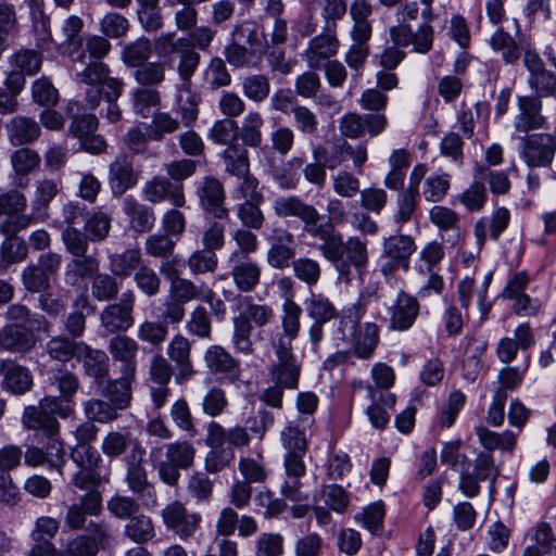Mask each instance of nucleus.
<instances>
[{
    "label": "nucleus",
    "instance_id": "1",
    "mask_svg": "<svg viewBox=\"0 0 556 556\" xmlns=\"http://www.w3.org/2000/svg\"><path fill=\"white\" fill-rule=\"evenodd\" d=\"M282 441L287 451L283 462L286 479L280 491L285 500L291 501L293 504L289 506L287 503H280V514H286L287 517L294 519L303 518L309 511V506L301 503L306 500V496L301 491L302 483L300 481L306 472L303 462L307 447L306 440L299 428L288 427L282 432Z\"/></svg>",
    "mask_w": 556,
    "mask_h": 556
},
{
    "label": "nucleus",
    "instance_id": "2",
    "mask_svg": "<svg viewBox=\"0 0 556 556\" xmlns=\"http://www.w3.org/2000/svg\"><path fill=\"white\" fill-rule=\"evenodd\" d=\"M260 23L244 21L231 31V42L226 46L224 54L227 62L236 67L257 64L269 49L265 29Z\"/></svg>",
    "mask_w": 556,
    "mask_h": 556
},
{
    "label": "nucleus",
    "instance_id": "3",
    "mask_svg": "<svg viewBox=\"0 0 556 556\" xmlns=\"http://www.w3.org/2000/svg\"><path fill=\"white\" fill-rule=\"evenodd\" d=\"M70 406L48 395L41 399L37 405L26 406L22 415V424L28 429L40 433L42 437L59 434L60 424L56 417H70Z\"/></svg>",
    "mask_w": 556,
    "mask_h": 556
},
{
    "label": "nucleus",
    "instance_id": "4",
    "mask_svg": "<svg viewBox=\"0 0 556 556\" xmlns=\"http://www.w3.org/2000/svg\"><path fill=\"white\" fill-rule=\"evenodd\" d=\"M62 255L53 251L40 253L36 261L29 262L22 270L21 279L26 291L39 293L51 289L61 269Z\"/></svg>",
    "mask_w": 556,
    "mask_h": 556
},
{
    "label": "nucleus",
    "instance_id": "5",
    "mask_svg": "<svg viewBox=\"0 0 556 556\" xmlns=\"http://www.w3.org/2000/svg\"><path fill=\"white\" fill-rule=\"evenodd\" d=\"M518 153L528 167H549L556 153V134L539 132L521 136Z\"/></svg>",
    "mask_w": 556,
    "mask_h": 556
},
{
    "label": "nucleus",
    "instance_id": "6",
    "mask_svg": "<svg viewBox=\"0 0 556 556\" xmlns=\"http://www.w3.org/2000/svg\"><path fill=\"white\" fill-rule=\"evenodd\" d=\"M416 251V243L412 236L392 235L382 241L380 255V273L388 277L402 268L409 269L410 256Z\"/></svg>",
    "mask_w": 556,
    "mask_h": 556
},
{
    "label": "nucleus",
    "instance_id": "7",
    "mask_svg": "<svg viewBox=\"0 0 556 556\" xmlns=\"http://www.w3.org/2000/svg\"><path fill=\"white\" fill-rule=\"evenodd\" d=\"M195 448L187 441L165 445V458L157 462L160 479L169 486H175L180 478V470L193 465Z\"/></svg>",
    "mask_w": 556,
    "mask_h": 556
},
{
    "label": "nucleus",
    "instance_id": "8",
    "mask_svg": "<svg viewBox=\"0 0 556 556\" xmlns=\"http://www.w3.org/2000/svg\"><path fill=\"white\" fill-rule=\"evenodd\" d=\"M223 157L226 170L239 178L238 191L242 194L244 201L262 200V194L256 190L258 181L249 172L247 149L241 144H233L224 151Z\"/></svg>",
    "mask_w": 556,
    "mask_h": 556
},
{
    "label": "nucleus",
    "instance_id": "9",
    "mask_svg": "<svg viewBox=\"0 0 556 556\" xmlns=\"http://www.w3.org/2000/svg\"><path fill=\"white\" fill-rule=\"evenodd\" d=\"M134 307V292L124 291L117 302L106 305L100 313L101 326L112 334L127 331L135 323Z\"/></svg>",
    "mask_w": 556,
    "mask_h": 556
},
{
    "label": "nucleus",
    "instance_id": "10",
    "mask_svg": "<svg viewBox=\"0 0 556 556\" xmlns=\"http://www.w3.org/2000/svg\"><path fill=\"white\" fill-rule=\"evenodd\" d=\"M341 274H349L353 267L361 273L368 263L367 241L358 236H352L338 245L333 256H327Z\"/></svg>",
    "mask_w": 556,
    "mask_h": 556
},
{
    "label": "nucleus",
    "instance_id": "11",
    "mask_svg": "<svg viewBox=\"0 0 556 556\" xmlns=\"http://www.w3.org/2000/svg\"><path fill=\"white\" fill-rule=\"evenodd\" d=\"M523 65L527 68L528 85L534 97L545 98L556 96V74L546 68L542 58L534 51H526Z\"/></svg>",
    "mask_w": 556,
    "mask_h": 556
},
{
    "label": "nucleus",
    "instance_id": "12",
    "mask_svg": "<svg viewBox=\"0 0 556 556\" xmlns=\"http://www.w3.org/2000/svg\"><path fill=\"white\" fill-rule=\"evenodd\" d=\"M389 36L393 46L404 49L413 46V52L426 54L433 46L434 30L427 25H419L414 31L408 23H399L389 28Z\"/></svg>",
    "mask_w": 556,
    "mask_h": 556
},
{
    "label": "nucleus",
    "instance_id": "13",
    "mask_svg": "<svg viewBox=\"0 0 556 556\" xmlns=\"http://www.w3.org/2000/svg\"><path fill=\"white\" fill-rule=\"evenodd\" d=\"M420 304L416 296L401 290L394 302L387 308L388 329L392 331L409 330L419 316Z\"/></svg>",
    "mask_w": 556,
    "mask_h": 556
},
{
    "label": "nucleus",
    "instance_id": "14",
    "mask_svg": "<svg viewBox=\"0 0 556 556\" xmlns=\"http://www.w3.org/2000/svg\"><path fill=\"white\" fill-rule=\"evenodd\" d=\"M518 113L514 117V129L528 135L533 130L546 128L547 118L542 114V100L534 96L517 98Z\"/></svg>",
    "mask_w": 556,
    "mask_h": 556
},
{
    "label": "nucleus",
    "instance_id": "15",
    "mask_svg": "<svg viewBox=\"0 0 556 556\" xmlns=\"http://www.w3.org/2000/svg\"><path fill=\"white\" fill-rule=\"evenodd\" d=\"M365 313L366 304L362 300H358L342 311L331 334L332 343L337 349L350 348L351 343H353L359 321Z\"/></svg>",
    "mask_w": 556,
    "mask_h": 556
},
{
    "label": "nucleus",
    "instance_id": "16",
    "mask_svg": "<svg viewBox=\"0 0 556 556\" xmlns=\"http://www.w3.org/2000/svg\"><path fill=\"white\" fill-rule=\"evenodd\" d=\"M511 214L505 206L493 210L489 216L480 217L473 225V236L477 245L481 249L488 238L497 242L510 224Z\"/></svg>",
    "mask_w": 556,
    "mask_h": 556
},
{
    "label": "nucleus",
    "instance_id": "17",
    "mask_svg": "<svg viewBox=\"0 0 556 556\" xmlns=\"http://www.w3.org/2000/svg\"><path fill=\"white\" fill-rule=\"evenodd\" d=\"M197 195L206 215L218 219L228 217V210L224 206V187L218 179L211 176L204 177L197 188Z\"/></svg>",
    "mask_w": 556,
    "mask_h": 556
},
{
    "label": "nucleus",
    "instance_id": "18",
    "mask_svg": "<svg viewBox=\"0 0 556 556\" xmlns=\"http://www.w3.org/2000/svg\"><path fill=\"white\" fill-rule=\"evenodd\" d=\"M162 517L165 526L181 539L191 536L201 521L200 515L188 513L178 501L168 504L162 510Z\"/></svg>",
    "mask_w": 556,
    "mask_h": 556
},
{
    "label": "nucleus",
    "instance_id": "19",
    "mask_svg": "<svg viewBox=\"0 0 556 556\" xmlns=\"http://www.w3.org/2000/svg\"><path fill=\"white\" fill-rule=\"evenodd\" d=\"M535 343V338L529 324H521L514 330V338L504 337L496 345V356L503 364H510L518 351H527Z\"/></svg>",
    "mask_w": 556,
    "mask_h": 556
},
{
    "label": "nucleus",
    "instance_id": "20",
    "mask_svg": "<svg viewBox=\"0 0 556 556\" xmlns=\"http://www.w3.org/2000/svg\"><path fill=\"white\" fill-rule=\"evenodd\" d=\"M143 194L151 203L168 200L175 207H182L186 203L182 184H174L163 176H156L148 181L143 188Z\"/></svg>",
    "mask_w": 556,
    "mask_h": 556
},
{
    "label": "nucleus",
    "instance_id": "21",
    "mask_svg": "<svg viewBox=\"0 0 556 556\" xmlns=\"http://www.w3.org/2000/svg\"><path fill=\"white\" fill-rule=\"evenodd\" d=\"M134 380L135 378L124 375L116 379H112L109 376L93 386L99 396L125 410L130 406L132 397L131 383Z\"/></svg>",
    "mask_w": 556,
    "mask_h": 556
},
{
    "label": "nucleus",
    "instance_id": "22",
    "mask_svg": "<svg viewBox=\"0 0 556 556\" xmlns=\"http://www.w3.org/2000/svg\"><path fill=\"white\" fill-rule=\"evenodd\" d=\"M35 345L34 332L23 324H8L0 329V350L24 354Z\"/></svg>",
    "mask_w": 556,
    "mask_h": 556
},
{
    "label": "nucleus",
    "instance_id": "23",
    "mask_svg": "<svg viewBox=\"0 0 556 556\" xmlns=\"http://www.w3.org/2000/svg\"><path fill=\"white\" fill-rule=\"evenodd\" d=\"M101 450L110 458H116L125 454V459L144 454L146 451L137 438L129 432L110 431L103 438Z\"/></svg>",
    "mask_w": 556,
    "mask_h": 556
},
{
    "label": "nucleus",
    "instance_id": "24",
    "mask_svg": "<svg viewBox=\"0 0 556 556\" xmlns=\"http://www.w3.org/2000/svg\"><path fill=\"white\" fill-rule=\"evenodd\" d=\"M143 455L125 459L127 466L126 482L129 490L138 496L139 500H148L155 503L154 486L148 481V473L142 465Z\"/></svg>",
    "mask_w": 556,
    "mask_h": 556
},
{
    "label": "nucleus",
    "instance_id": "25",
    "mask_svg": "<svg viewBox=\"0 0 556 556\" xmlns=\"http://www.w3.org/2000/svg\"><path fill=\"white\" fill-rule=\"evenodd\" d=\"M339 49V41L334 34H320L308 42L303 58L309 68L316 70L325 65L330 58L334 56Z\"/></svg>",
    "mask_w": 556,
    "mask_h": 556
},
{
    "label": "nucleus",
    "instance_id": "26",
    "mask_svg": "<svg viewBox=\"0 0 556 556\" xmlns=\"http://www.w3.org/2000/svg\"><path fill=\"white\" fill-rule=\"evenodd\" d=\"M76 361L81 363L85 376L91 378L93 384L110 376V357L103 350L84 342Z\"/></svg>",
    "mask_w": 556,
    "mask_h": 556
},
{
    "label": "nucleus",
    "instance_id": "27",
    "mask_svg": "<svg viewBox=\"0 0 556 556\" xmlns=\"http://www.w3.org/2000/svg\"><path fill=\"white\" fill-rule=\"evenodd\" d=\"M204 359L211 372L220 375V379L231 383L239 380L241 375L239 362L224 348L219 345L208 348L205 352Z\"/></svg>",
    "mask_w": 556,
    "mask_h": 556
},
{
    "label": "nucleus",
    "instance_id": "28",
    "mask_svg": "<svg viewBox=\"0 0 556 556\" xmlns=\"http://www.w3.org/2000/svg\"><path fill=\"white\" fill-rule=\"evenodd\" d=\"M109 182L115 197L123 195L138 182V173L135 172L131 160L126 154H119L110 165Z\"/></svg>",
    "mask_w": 556,
    "mask_h": 556
},
{
    "label": "nucleus",
    "instance_id": "29",
    "mask_svg": "<svg viewBox=\"0 0 556 556\" xmlns=\"http://www.w3.org/2000/svg\"><path fill=\"white\" fill-rule=\"evenodd\" d=\"M138 349V343L127 336L117 334L110 340V353L115 361L122 363L121 375L135 378L137 371L136 354Z\"/></svg>",
    "mask_w": 556,
    "mask_h": 556
},
{
    "label": "nucleus",
    "instance_id": "30",
    "mask_svg": "<svg viewBox=\"0 0 556 556\" xmlns=\"http://www.w3.org/2000/svg\"><path fill=\"white\" fill-rule=\"evenodd\" d=\"M123 212L128 217L130 229L137 233L148 232L154 226L153 208L138 202L132 195L123 200Z\"/></svg>",
    "mask_w": 556,
    "mask_h": 556
},
{
    "label": "nucleus",
    "instance_id": "31",
    "mask_svg": "<svg viewBox=\"0 0 556 556\" xmlns=\"http://www.w3.org/2000/svg\"><path fill=\"white\" fill-rule=\"evenodd\" d=\"M8 138L12 146H26L35 142L41 134L38 122L31 117L17 115L7 124Z\"/></svg>",
    "mask_w": 556,
    "mask_h": 556
},
{
    "label": "nucleus",
    "instance_id": "32",
    "mask_svg": "<svg viewBox=\"0 0 556 556\" xmlns=\"http://www.w3.org/2000/svg\"><path fill=\"white\" fill-rule=\"evenodd\" d=\"M99 271V261L92 255L73 256L65 267V281L72 287H80L87 279H93Z\"/></svg>",
    "mask_w": 556,
    "mask_h": 556
},
{
    "label": "nucleus",
    "instance_id": "33",
    "mask_svg": "<svg viewBox=\"0 0 556 556\" xmlns=\"http://www.w3.org/2000/svg\"><path fill=\"white\" fill-rule=\"evenodd\" d=\"M231 276L236 286L244 292L251 291L260 279V269L245 260L243 254L233 252L229 257Z\"/></svg>",
    "mask_w": 556,
    "mask_h": 556
},
{
    "label": "nucleus",
    "instance_id": "34",
    "mask_svg": "<svg viewBox=\"0 0 556 556\" xmlns=\"http://www.w3.org/2000/svg\"><path fill=\"white\" fill-rule=\"evenodd\" d=\"M379 344V327L375 323H365L358 326L353 343L350 345L352 354L359 359L372 357Z\"/></svg>",
    "mask_w": 556,
    "mask_h": 556
},
{
    "label": "nucleus",
    "instance_id": "35",
    "mask_svg": "<svg viewBox=\"0 0 556 556\" xmlns=\"http://www.w3.org/2000/svg\"><path fill=\"white\" fill-rule=\"evenodd\" d=\"M318 220L319 216L314 222L305 223V230L313 238L323 241L319 251L327 258V256H333L341 243L342 235L336 230L331 222L318 223Z\"/></svg>",
    "mask_w": 556,
    "mask_h": 556
},
{
    "label": "nucleus",
    "instance_id": "36",
    "mask_svg": "<svg viewBox=\"0 0 556 556\" xmlns=\"http://www.w3.org/2000/svg\"><path fill=\"white\" fill-rule=\"evenodd\" d=\"M0 372L3 375V386L14 394H24L33 386L30 371L14 362H1Z\"/></svg>",
    "mask_w": 556,
    "mask_h": 556
},
{
    "label": "nucleus",
    "instance_id": "37",
    "mask_svg": "<svg viewBox=\"0 0 556 556\" xmlns=\"http://www.w3.org/2000/svg\"><path fill=\"white\" fill-rule=\"evenodd\" d=\"M49 380L52 387L59 391V396H53L62 404L67 403L70 406V414L74 412L73 396L79 389L78 377L67 369H56L50 372Z\"/></svg>",
    "mask_w": 556,
    "mask_h": 556
},
{
    "label": "nucleus",
    "instance_id": "38",
    "mask_svg": "<svg viewBox=\"0 0 556 556\" xmlns=\"http://www.w3.org/2000/svg\"><path fill=\"white\" fill-rule=\"evenodd\" d=\"M167 353L169 358L178 366V372L175 376L176 381L178 383L187 381L193 374L189 341L181 336H176L169 343Z\"/></svg>",
    "mask_w": 556,
    "mask_h": 556
},
{
    "label": "nucleus",
    "instance_id": "39",
    "mask_svg": "<svg viewBox=\"0 0 556 556\" xmlns=\"http://www.w3.org/2000/svg\"><path fill=\"white\" fill-rule=\"evenodd\" d=\"M476 434L480 444L486 450V452L490 453H492L494 450L513 453L518 435L510 430H505L502 433H497L483 426L476 428Z\"/></svg>",
    "mask_w": 556,
    "mask_h": 556
},
{
    "label": "nucleus",
    "instance_id": "40",
    "mask_svg": "<svg viewBox=\"0 0 556 556\" xmlns=\"http://www.w3.org/2000/svg\"><path fill=\"white\" fill-rule=\"evenodd\" d=\"M280 288L286 289V300L282 305L283 332L288 338L294 339L300 330V317L302 315V308L292 300L290 279H280Z\"/></svg>",
    "mask_w": 556,
    "mask_h": 556
},
{
    "label": "nucleus",
    "instance_id": "41",
    "mask_svg": "<svg viewBox=\"0 0 556 556\" xmlns=\"http://www.w3.org/2000/svg\"><path fill=\"white\" fill-rule=\"evenodd\" d=\"M141 261L142 256L139 249H127L122 253L109 256V268L114 276L127 278L139 269Z\"/></svg>",
    "mask_w": 556,
    "mask_h": 556
},
{
    "label": "nucleus",
    "instance_id": "42",
    "mask_svg": "<svg viewBox=\"0 0 556 556\" xmlns=\"http://www.w3.org/2000/svg\"><path fill=\"white\" fill-rule=\"evenodd\" d=\"M489 43L494 52L501 53L502 60L506 64H515L520 59L521 51L519 43L502 27L495 30Z\"/></svg>",
    "mask_w": 556,
    "mask_h": 556
},
{
    "label": "nucleus",
    "instance_id": "43",
    "mask_svg": "<svg viewBox=\"0 0 556 556\" xmlns=\"http://www.w3.org/2000/svg\"><path fill=\"white\" fill-rule=\"evenodd\" d=\"M84 409L88 420L100 424L115 421L123 412V409L99 395L85 402Z\"/></svg>",
    "mask_w": 556,
    "mask_h": 556
},
{
    "label": "nucleus",
    "instance_id": "44",
    "mask_svg": "<svg viewBox=\"0 0 556 556\" xmlns=\"http://www.w3.org/2000/svg\"><path fill=\"white\" fill-rule=\"evenodd\" d=\"M473 178L486 181L492 194L504 195L509 192L511 182L506 170H494L490 167L477 164Z\"/></svg>",
    "mask_w": 556,
    "mask_h": 556
},
{
    "label": "nucleus",
    "instance_id": "45",
    "mask_svg": "<svg viewBox=\"0 0 556 556\" xmlns=\"http://www.w3.org/2000/svg\"><path fill=\"white\" fill-rule=\"evenodd\" d=\"M419 191H415V187H407L399 192L395 202V211L393 214L394 223L401 228L408 223L418 206Z\"/></svg>",
    "mask_w": 556,
    "mask_h": 556
},
{
    "label": "nucleus",
    "instance_id": "46",
    "mask_svg": "<svg viewBox=\"0 0 556 556\" xmlns=\"http://www.w3.org/2000/svg\"><path fill=\"white\" fill-rule=\"evenodd\" d=\"M5 238L0 247V261L4 266H10L25 261L28 256L26 241L17 235H3Z\"/></svg>",
    "mask_w": 556,
    "mask_h": 556
},
{
    "label": "nucleus",
    "instance_id": "47",
    "mask_svg": "<svg viewBox=\"0 0 556 556\" xmlns=\"http://www.w3.org/2000/svg\"><path fill=\"white\" fill-rule=\"evenodd\" d=\"M152 52L153 47L151 40L147 37H140L124 46L122 60L128 67L137 68L148 62Z\"/></svg>",
    "mask_w": 556,
    "mask_h": 556
},
{
    "label": "nucleus",
    "instance_id": "48",
    "mask_svg": "<svg viewBox=\"0 0 556 556\" xmlns=\"http://www.w3.org/2000/svg\"><path fill=\"white\" fill-rule=\"evenodd\" d=\"M301 374V364L289 348L280 344V389H296Z\"/></svg>",
    "mask_w": 556,
    "mask_h": 556
},
{
    "label": "nucleus",
    "instance_id": "49",
    "mask_svg": "<svg viewBox=\"0 0 556 556\" xmlns=\"http://www.w3.org/2000/svg\"><path fill=\"white\" fill-rule=\"evenodd\" d=\"M83 341H75L68 337H54L47 343V352L51 358L66 363L72 358L77 359Z\"/></svg>",
    "mask_w": 556,
    "mask_h": 556
},
{
    "label": "nucleus",
    "instance_id": "50",
    "mask_svg": "<svg viewBox=\"0 0 556 556\" xmlns=\"http://www.w3.org/2000/svg\"><path fill=\"white\" fill-rule=\"evenodd\" d=\"M124 534L137 544L147 543L155 534L151 518L137 513L128 519Z\"/></svg>",
    "mask_w": 556,
    "mask_h": 556
},
{
    "label": "nucleus",
    "instance_id": "51",
    "mask_svg": "<svg viewBox=\"0 0 556 556\" xmlns=\"http://www.w3.org/2000/svg\"><path fill=\"white\" fill-rule=\"evenodd\" d=\"M529 365L530 356L527 355L521 366H505L501 368L497 375L500 387L496 391H502L504 394H507L508 391L518 389L523 381Z\"/></svg>",
    "mask_w": 556,
    "mask_h": 556
},
{
    "label": "nucleus",
    "instance_id": "52",
    "mask_svg": "<svg viewBox=\"0 0 556 556\" xmlns=\"http://www.w3.org/2000/svg\"><path fill=\"white\" fill-rule=\"evenodd\" d=\"M132 76L142 88H155L161 85L165 79V64L156 62H147L137 67Z\"/></svg>",
    "mask_w": 556,
    "mask_h": 556
},
{
    "label": "nucleus",
    "instance_id": "53",
    "mask_svg": "<svg viewBox=\"0 0 556 556\" xmlns=\"http://www.w3.org/2000/svg\"><path fill=\"white\" fill-rule=\"evenodd\" d=\"M116 277L112 273L100 274L98 271L91 281V295L100 302L115 300L119 290V282Z\"/></svg>",
    "mask_w": 556,
    "mask_h": 556
},
{
    "label": "nucleus",
    "instance_id": "54",
    "mask_svg": "<svg viewBox=\"0 0 556 556\" xmlns=\"http://www.w3.org/2000/svg\"><path fill=\"white\" fill-rule=\"evenodd\" d=\"M320 500L336 514H344L351 503L349 492L339 484L324 485L320 491Z\"/></svg>",
    "mask_w": 556,
    "mask_h": 556
},
{
    "label": "nucleus",
    "instance_id": "55",
    "mask_svg": "<svg viewBox=\"0 0 556 556\" xmlns=\"http://www.w3.org/2000/svg\"><path fill=\"white\" fill-rule=\"evenodd\" d=\"M451 187V176L446 173L428 176L422 186V194L427 202L438 203L447 194Z\"/></svg>",
    "mask_w": 556,
    "mask_h": 556
},
{
    "label": "nucleus",
    "instance_id": "56",
    "mask_svg": "<svg viewBox=\"0 0 556 556\" xmlns=\"http://www.w3.org/2000/svg\"><path fill=\"white\" fill-rule=\"evenodd\" d=\"M160 92L155 88L138 87L132 91V108L143 118L152 115V109L160 104Z\"/></svg>",
    "mask_w": 556,
    "mask_h": 556
},
{
    "label": "nucleus",
    "instance_id": "57",
    "mask_svg": "<svg viewBox=\"0 0 556 556\" xmlns=\"http://www.w3.org/2000/svg\"><path fill=\"white\" fill-rule=\"evenodd\" d=\"M458 201L469 212L481 211L486 201L488 193L483 182L480 179H475L459 195Z\"/></svg>",
    "mask_w": 556,
    "mask_h": 556
},
{
    "label": "nucleus",
    "instance_id": "58",
    "mask_svg": "<svg viewBox=\"0 0 556 556\" xmlns=\"http://www.w3.org/2000/svg\"><path fill=\"white\" fill-rule=\"evenodd\" d=\"M179 54V63H178V74L181 78V87L184 89H188L191 86V77L199 66L200 63V54L194 51V49L190 48L189 45L185 47H180V49L176 52Z\"/></svg>",
    "mask_w": 556,
    "mask_h": 556
},
{
    "label": "nucleus",
    "instance_id": "59",
    "mask_svg": "<svg viewBox=\"0 0 556 556\" xmlns=\"http://www.w3.org/2000/svg\"><path fill=\"white\" fill-rule=\"evenodd\" d=\"M429 219L441 232L459 230L460 216L447 206H432L429 210Z\"/></svg>",
    "mask_w": 556,
    "mask_h": 556
},
{
    "label": "nucleus",
    "instance_id": "60",
    "mask_svg": "<svg viewBox=\"0 0 556 556\" xmlns=\"http://www.w3.org/2000/svg\"><path fill=\"white\" fill-rule=\"evenodd\" d=\"M177 96L178 112L181 115V122L185 126H190L197 118L199 113L200 96L192 92L190 88L184 89L179 87Z\"/></svg>",
    "mask_w": 556,
    "mask_h": 556
},
{
    "label": "nucleus",
    "instance_id": "61",
    "mask_svg": "<svg viewBox=\"0 0 556 556\" xmlns=\"http://www.w3.org/2000/svg\"><path fill=\"white\" fill-rule=\"evenodd\" d=\"M59 191V185L55 180L45 179L38 184L36 199L33 202L34 214L37 218L47 216L48 205Z\"/></svg>",
    "mask_w": 556,
    "mask_h": 556
},
{
    "label": "nucleus",
    "instance_id": "62",
    "mask_svg": "<svg viewBox=\"0 0 556 556\" xmlns=\"http://www.w3.org/2000/svg\"><path fill=\"white\" fill-rule=\"evenodd\" d=\"M383 518L384 505L382 502L372 503L354 516L355 521L372 534H378L381 531Z\"/></svg>",
    "mask_w": 556,
    "mask_h": 556
},
{
    "label": "nucleus",
    "instance_id": "63",
    "mask_svg": "<svg viewBox=\"0 0 556 556\" xmlns=\"http://www.w3.org/2000/svg\"><path fill=\"white\" fill-rule=\"evenodd\" d=\"M239 127L232 118H224L214 123L210 130V138L219 144H228V148L238 142Z\"/></svg>",
    "mask_w": 556,
    "mask_h": 556
},
{
    "label": "nucleus",
    "instance_id": "64",
    "mask_svg": "<svg viewBox=\"0 0 556 556\" xmlns=\"http://www.w3.org/2000/svg\"><path fill=\"white\" fill-rule=\"evenodd\" d=\"M111 229V216L102 211L93 212L85 220V231L93 242L103 241Z\"/></svg>",
    "mask_w": 556,
    "mask_h": 556
}]
</instances>
